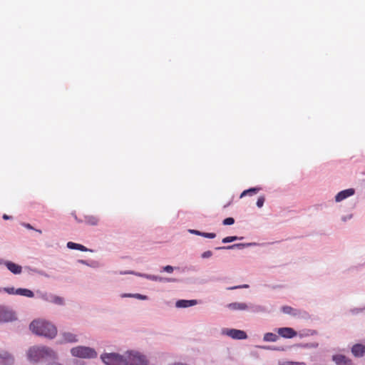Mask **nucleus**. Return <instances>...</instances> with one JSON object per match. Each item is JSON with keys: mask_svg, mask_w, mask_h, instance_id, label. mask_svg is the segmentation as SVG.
<instances>
[{"mask_svg": "<svg viewBox=\"0 0 365 365\" xmlns=\"http://www.w3.org/2000/svg\"><path fill=\"white\" fill-rule=\"evenodd\" d=\"M16 319L15 313L4 306H0V322H9Z\"/></svg>", "mask_w": 365, "mask_h": 365, "instance_id": "nucleus-9", "label": "nucleus"}, {"mask_svg": "<svg viewBox=\"0 0 365 365\" xmlns=\"http://www.w3.org/2000/svg\"><path fill=\"white\" fill-rule=\"evenodd\" d=\"M133 294H131V293H125V294H121V297H123V298H125V297L133 298Z\"/></svg>", "mask_w": 365, "mask_h": 365, "instance_id": "nucleus-43", "label": "nucleus"}, {"mask_svg": "<svg viewBox=\"0 0 365 365\" xmlns=\"http://www.w3.org/2000/svg\"><path fill=\"white\" fill-rule=\"evenodd\" d=\"M14 362V356L5 351H0V365H12Z\"/></svg>", "mask_w": 365, "mask_h": 365, "instance_id": "nucleus-15", "label": "nucleus"}, {"mask_svg": "<svg viewBox=\"0 0 365 365\" xmlns=\"http://www.w3.org/2000/svg\"><path fill=\"white\" fill-rule=\"evenodd\" d=\"M222 334L227 336L233 339L242 340L247 338V334L245 331L236 329H222Z\"/></svg>", "mask_w": 365, "mask_h": 365, "instance_id": "nucleus-8", "label": "nucleus"}, {"mask_svg": "<svg viewBox=\"0 0 365 365\" xmlns=\"http://www.w3.org/2000/svg\"><path fill=\"white\" fill-rule=\"evenodd\" d=\"M6 260L0 258V265L5 264Z\"/></svg>", "mask_w": 365, "mask_h": 365, "instance_id": "nucleus-47", "label": "nucleus"}, {"mask_svg": "<svg viewBox=\"0 0 365 365\" xmlns=\"http://www.w3.org/2000/svg\"><path fill=\"white\" fill-rule=\"evenodd\" d=\"M22 226H24V227H26V229H29V230H34V228L32 227L31 225H30L29 223H22L21 224Z\"/></svg>", "mask_w": 365, "mask_h": 365, "instance_id": "nucleus-42", "label": "nucleus"}, {"mask_svg": "<svg viewBox=\"0 0 365 365\" xmlns=\"http://www.w3.org/2000/svg\"><path fill=\"white\" fill-rule=\"evenodd\" d=\"M29 328L34 334L48 339H53L57 334L56 327L52 323L43 319L34 320Z\"/></svg>", "mask_w": 365, "mask_h": 365, "instance_id": "nucleus-2", "label": "nucleus"}, {"mask_svg": "<svg viewBox=\"0 0 365 365\" xmlns=\"http://www.w3.org/2000/svg\"><path fill=\"white\" fill-rule=\"evenodd\" d=\"M175 279L164 278V277L156 275V281L155 282H175Z\"/></svg>", "mask_w": 365, "mask_h": 365, "instance_id": "nucleus-28", "label": "nucleus"}, {"mask_svg": "<svg viewBox=\"0 0 365 365\" xmlns=\"http://www.w3.org/2000/svg\"><path fill=\"white\" fill-rule=\"evenodd\" d=\"M101 359L106 365H128L125 353H103L101 355Z\"/></svg>", "mask_w": 365, "mask_h": 365, "instance_id": "nucleus-6", "label": "nucleus"}, {"mask_svg": "<svg viewBox=\"0 0 365 365\" xmlns=\"http://www.w3.org/2000/svg\"><path fill=\"white\" fill-rule=\"evenodd\" d=\"M298 361H292V365H297Z\"/></svg>", "mask_w": 365, "mask_h": 365, "instance_id": "nucleus-49", "label": "nucleus"}, {"mask_svg": "<svg viewBox=\"0 0 365 365\" xmlns=\"http://www.w3.org/2000/svg\"><path fill=\"white\" fill-rule=\"evenodd\" d=\"M128 365H148V357L138 351H127L125 352Z\"/></svg>", "mask_w": 365, "mask_h": 365, "instance_id": "nucleus-7", "label": "nucleus"}, {"mask_svg": "<svg viewBox=\"0 0 365 365\" xmlns=\"http://www.w3.org/2000/svg\"><path fill=\"white\" fill-rule=\"evenodd\" d=\"M70 353L72 356L80 359H93L98 356V353L95 349L81 345L71 348Z\"/></svg>", "mask_w": 365, "mask_h": 365, "instance_id": "nucleus-5", "label": "nucleus"}, {"mask_svg": "<svg viewBox=\"0 0 365 365\" xmlns=\"http://www.w3.org/2000/svg\"><path fill=\"white\" fill-rule=\"evenodd\" d=\"M174 267L171 265H166L163 267V271L166 272L168 273H171L174 270Z\"/></svg>", "mask_w": 365, "mask_h": 365, "instance_id": "nucleus-36", "label": "nucleus"}, {"mask_svg": "<svg viewBox=\"0 0 365 365\" xmlns=\"http://www.w3.org/2000/svg\"><path fill=\"white\" fill-rule=\"evenodd\" d=\"M188 232H190V234L198 235V236H201V237H204V235H205V232H200V231L197 230H193V229H189L188 230Z\"/></svg>", "mask_w": 365, "mask_h": 365, "instance_id": "nucleus-31", "label": "nucleus"}, {"mask_svg": "<svg viewBox=\"0 0 365 365\" xmlns=\"http://www.w3.org/2000/svg\"><path fill=\"white\" fill-rule=\"evenodd\" d=\"M34 230H36L37 232H38L40 234L42 232L41 230L34 229Z\"/></svg>", "mask_w": 365, "mask_h": 365, "instance_id": "nucleus-51", "label": "nucleus"}, {"mask_svg": "<svg viewBox=\"0 0 365 365\" xmlns=\"http://www.w3.org/2000/svg\"><path fill=\"white\" fill-rule=\"evenodd\" d=\"M351 354L356 358H361L365 355V345L355 344L351 349Z\"/></svg>", "mask_w": 365, "mask_h": 365, "instance_id": "nucleus-16", "label": "nucleus"}, {"mask_svg": "<svg viewBox=\"0 0 365 365\" xmlns=\"http://www.w3.org/2000/svg\"><path fill=\"white\" fill-rule=\"evenodd\" d=\"M216 237V234L214 232H205L204 237L209 239H214Z\"/></svg>", "mask_w": 365, "mask_h": 365, "instance_id": "nucleus-37", "label": "nucleus"}, {"mask_svg": "<svg viewBox=\"0 0 365 365\" xmlns=\"http://www.w3.org/2000/svg\"><path fill=\"white\" fill-rule=\"evenodd\" d=\"M4 292V288L0 287V292Z\"/></svg>", "mask_w": 365, "mask_h": 365, "instance_id": "nucleus-52", "label": "nucleus"}, {"mask_svg": "<svg viewBox=\"0 0 365 365\" xmlns=\"http://www.w3.org/2000/svg\"><path fill=\"white\" fill-rule=\"evenodd\" d=\"M227 307L233 311H247L252 314H264L271 312L268 306L252 302H235L228 304Z\"/></svg>", "mask_w": 365, "mask_h": 365, "instance_id": "nucleus-4", "label": "nucleus"}, {"mask_svg": "<svg viewBox=\"0 0 365 365\" xmlns=\"http://www.w3.org/2000/svg\"><path fill=\"white\" fill-rule=\"evenodd\" d=\"M264 201H265V198L264 196H260L258 199H257V206L258 207H262L263 205H264Z\"/></svg>", "mask_w": 365, "mask_h": 365, "instance_id": "nucleus-34", "label": "nucleus"}, {"mask_svg": "<svg viewBox=\"0 0 365 365\" xmlns=\"http://www.w3.org/2000/svg\"><path fill=\"white\" fill-rule=\"evenodd\" d=\"M197 304L196 299H179L175 302L177 308H187Z\"/></svg>", "mask_w": 365, "mask_h": 365, "instance_id": "nucleus-18", "label": "nucleus"}, {"mask_svg": "<svg viewBox=\"0 0 365 365\" xmlns=\"http://www.w3.org/2000/svg\"><path fill=\"white\" fill-rule=\"evenodd\" d=\"M11 216H9V215H6V214H4V215H3V219H4V220H9V219H11Z\"/></svg>", "mask_w": 365, "mask_h": 365, "instance_id": "nucleus-46", "label": "nucleus"}, {"mask_svg": "<svg viewBox=\"0 0 365 365\" xmlns=\"http://www.w3.org/2000/svg\"><path fill=\"white\" fill-rule=\"evenodd\" d=\"M277 334L285 339H292L297 336V331L290 327H282L276 329Z\"/></svg>", "mask_w": 365, "mask_h": 365, "instance_id": "nucleus-12", "label": "nucleus"}, {"mask_svg": "<svg viewBox=\"0 0 365 365\" xmlns=\"http://www.w3.org/2000/svg\"><path fill=\"white\" fill-rule=\"evenodd\" d=\"M145 278L151 281H156V275L145 274Z\"/></svg>", "mask_w": 365, "mask_h": 365, "instance_id": "nucleus-39", "label": "nucleus"}, {"mask_svg": "<svg viewBox=\"0 0 365 365\" xmlns=\"http://www.w3.org/2000/svg\"><path fill=\"white\" fill-rule=\"evenodd\" d=\"M261 349H265V350H272V351H282L283 349H281L279 347L277 346H260Z\"/></svg>", "mask_w": 365, "mask_h": 365, "instance_id": "nucleus-29", "label": "nucleus"}, {"mask_svg": "<svg viewBox=\"0 0 365 365\" xmlns=\"http://www.w3.org/2000/svg\"><path fill=\"white\" fill-rule=\"evenodd\" d=\"M131 273H133V271L131 270H126V271H120L119 272V274H131Z\"/></svg>", "mask_w": 365, "mask_h": 365, "instance_id": "nucleus-44", "label": "nucleus"}, {"mask_svg": "<svg viewBox=\"0 0 365 365\" xmlns=\"http://www.w3.org/2000/svg\"><path fill=\"white\" fill-rule=\"evenodd\" d=\"M315 333H316V331H313L312 332V334H315Z\"/></svg>", "mask_w": 365, "mask_h": 365, "instance_id": "nucleus-53", "label": "nucleus"}, {"mask_svg": "<svg viewBox=\"0 0 365 365\" xmlns=\"http://www.w3.org/2000/svg\"><path fill=\"white\" fill-rule=\"evenodd\" d=\"M235 223V219L233 217H227L222 221L224 225H232Z\"/></svg>", "mask_w": 365, "mask_h": 365, "instance_id": "nucleus-30", "label": "nucleus"}, {"mask_svg": "<svg viewBox=\"0 0 365 365\" xmlns=\"http://www.w3.org/2000/svg\"><path fill=\"white\" fill-rule=\"evenodd\" d=\"M131 274H133V275H135V276H138L140 277H143V278H145V273L137 272L135 271H133V273H131Z\"/></svg>", "mask_w": 365, "mask_h": 365, "instance_id": "nucleus-41", "label": "nucleus"}, {"mask_svg": "<svg viewBox=\"0 0 365 365\" xmlns=\"http://www.w3.org/2000/svg\"><path fill=\"white\" fill-rule=\"evenodd\" d=\"M260 190H261V187H251L250 189L245 190L241 193L240 197L242 198L247 195H253L254 194L257 193Z\"/></svg>", "mask_w": 365, "mask_h": 365, "instance_id": "nucleus-23", "label": "nucleus"}, {"mask_svg": "<svg viewBox=\"0 0 365 365\" xmlns=\"http://www.w3.org/2000/svg\"><path fill=\"white\" fill-rule=\"evenodd\" d=\"M243 237H237V236H229L222 239V243H230L235 242L236 240H242Z\"/></svg>", "mask_w": 365, "mask_h": 365, "instance_id": "nucleus-25", "label": "nucleus"}, {"mask_svg": "<svg viewBox=\"0 0 365 365\" xmlns=\"http://www.w3.org/2000/svg\"><path fill=\"white\" fill-rule=\"evenodd\" d=\"M75 220L78 222H82L83 220L78 219L76 216H75Z\"/></svg>", "mask_w": 365, "mask_h": 365, "instance_id": "nucleus-48", "label": "nucleus"}, {"mask_svg": "<svg viewBox=\"0 0 365 365\" xmlns=\"http://www.w3.org/2000/svg\"><path fill=\"white\" fill-rule=\"evenodd\" d=\"M16 289L14 287H4V292H6L9 294H16Z\"/></svg>", "mask_w": 365, "mask_h": 365, "instance_id": "nucleus-33", "label": "nucleus"}, {"mask_svg": "<svg viewBox=\"0 0 365 365\" xmlns=\"http://www.w3.org/2000/svg\"><path fill=\"white\" fill-rule=\"evenodd\" d=\"M60 343L61 344H74L78 341V336L77 334L70 331H63L60 333Z\"/></svg>", "mask_w": 365, "mask_h": 365, "instance_id": "nucleus-10", "label": "nucleus"}, {"mask_svg": "<svg viewBox=\"0 0 365 365\" xmlns=\"http://www.w3.org/2000/svg\"><path fill=\"white\" fill-rule=\"evenodd\" d=\"M279 365H292V361H284V360H279L278 361Z\"/></svg>", "mask_w": 365, "mask_h": 365, "instance_id": "nucleus-40", "label": "nucleus"}, {"mask_svg": "<svg viewBox=\"0 0 365 365\" xmlns=\"http://www.w3.org/2000/svg\"><path fill=\"white\" fill-rule=\"evenodd\" d=\"M297 365H306L304 362H298Z\"/></svg>", "mask_w": 365, "mask_h": 365, "instance_id": "nucleus-50", "label": "nucleus"}, {"mask_svg": "<svg viewBox=\"0 0 365 365\" xmlns=\"http://www.w3.org/2000/svg\"><path fill=\"white\" fill-rule=\"evenodd\" d=\"M355 194V190L354 188H348L339 192L335 196V201L340 202L354 195Z\"/></svg>", "mask_w": 365, "mask_h": 365, "instance_id": "nucleus-14", "label": "nucleus"}, {"mask_svg": "<svg viewBox=\"0 0 365 365\" xmlns=\"http://www.w3.org/2000/svg\"><path fill=\"white\" fill-rule=\"evenodd\" d=\"M331 360L336 365H354L353 361L344 354H338L331 356Z\"/></svg>", "mask_w": 365, "mask_h": 365, "instance_id": "nucleus-11", "label": "nucleus"}, {"mask_svg": "<svg viewBox=\"0 0 365 365\" xmlns=\"http://www.w3.org/2000/svg\"><path fill=\"white\" fill-rule=\"evenodd\" d=\"M4 265L14 274H20L22 272V267L11 261L6 260Z\"/></svg>", "mask_w": 365, "mask_h": 365, "instance_id": "nucleus-17", "label": "nucleus"}, {"mask_svg": "<svg viewBox=\"0 0 365 365\" xmlns=\"http://www.w3.org/2000/svg\"><path fill=\"white\" fill-rule=\"evenodd\" d=\"M16 295L24 296L29 298L36 297L43 302L53 304L58 306H64L66 304L65 299L62 297L56 295L51 292L37 289L35 292L26 288H18L16 291Z\"/></svg>", "mask_w": 365, "mask_h": 365, "instance_id": "nucleus-1", "label": "nucleus"}, {"mask_svg": "<svg viewBox=\"0 0 365 365\" xmlns=\"http://www.w3.org/2000/svg\"><path fill=\"white\" fill-rule=\"evenodd\" d=\"M351 313L354 315L359 314L360 313H365V306L363 307L354 308L351 309Z\"/></svg>", "mask_w": 365, "mask_h": 365, "instance_id": "nucleus-27", "label": "nucleus"}, {"mask_svg": "<svg viewBox=\"0 0 365 365\" xmlns=\"http://www.w3.org/2000/svg\"><path fill=\"white\" fill-rule=\"evenodd\" d=\"M256 242H247V243H237L232 245H227V246H223V247H215V250H235V249H239L242 250L247 247H254L256 246Z\"/></svg>", "mask_w": 365, "mask_h": 365, "instance_id": "nucleus-13", "label": "nucleus"}, {"mask_svg": "<svg viewBox=\"0 0 365 365\" xmlns=\"http://www.w3.org/2000/svg\"><path fill=\"white\" fill-rule=\"evenodd\" d=\"M67 247L71 250H80L81 252H88V251L93 252L91 250L88 249L85 246H83L81 244L73 242H68L67 243Z\"/></svg>", "mask_w": 365, "mask_h": 365, "instance_id": "nucleus-19", "label": "nucleus"}, {"mask_svg": "<svg viewBox=\"0 0 365 365\" xmlns=\"http://www.w3.org/2000/svg\"><path fill=\"white\" fill-rule=\"evenodd\" d=\"M84 222L89 225L96 226L98 224L99 219L94 215H85Z\"/></svg>", "mask_w": 365, "mask_h": 365, "instance_id": "nucleus-22", "label": "nucleus"}, {"mask_svg": "<svg viewBox=\"0 0 365 365\" xmlns=\"http://www.w3.org/2000/svg\"><path fill=\"white\" fill-rule=\"evenodd\" d=\"M282 311L284 314H289L293 317H297L299 314L300 311L299 309L292 308L289 306H284L282 307Z\"/></svg>", "mask_w": 365, "mask_h": 365, "instance_id": "nucleus-20", "label": "nucleus"}, {"mask_svg": "<svg viewBox=\"0 0 365 365\" xmlns=\"http://www.w3.org/2000/svg\"><path fill=\"white\" fill-rule=\"evenodd\" d=\"M352 217H353V215L352 214H349V215H343L341 217V221L345 222H346L348 220H350Z\"/></svg>", "mask_w": 365, "mask_h": 365, "instance_id": "nucleus-38", "label": "nucleus"}, {"mask_svg": "<svg viewBox=\"0 0 365 365\" xmlns=\"http://www.w3.org/2000/svg\"><path fill=\"white\" fill-rule=\"evenodd\" d=\"M278 339L279 336L272 332L265 333L263 336V341L265 342H276Z\"/></svg>", "mask_w": 365, "mask_h": 365, "instance_id": "nucleus-21", "label": "nucleus"}, {"mask_svg": "<svg viewBox=\"0 0 365 365\" xmlns=\"http://www.w3.org/2000/svg\"><path fill=\"white\" fill-rule=\"evenodd\" d=\"M27 358L32 362H40L55 358L53 350L46 346H33L27 351Z\"/></svg>", "mask_w": 365, "mask_h": 365, "instance_id": "nucleus-3", "label": "nucleus"}, {"mask_svg": "<svg viewBox=\"0 0 365 365\" xmlns=\"http://www.w3.org/2000/svg\"><path fill=\"white\" fill-rule=\"evenodd\" d=\"M240 287L247 288V287H248V285L244 284L242 286L234 287H232L231 289H237V288H240Z\"/></svg>", "mask_w": 365, "mask_h": 365, "instance_id": "nucleus-45", "label": "nucleus"}, {"mask_svg": "<svg viewBox=\"0 0 365 365\" xmlns=\"http://www.w3.org/2000/svg\"><path fill=\"white\" fill-rule=\"evenodd\" d=\"M78 262L80 263V264H82L91 267H93V268H96V267H97L98 266V262L94 261V260H92L91 262H88V261L84 260V259H78Z\"/></svg>", "mask_w": 365, "mask_h": 365, "instance_id": "nucleus-24", "label": "nucleus"}, {"mask_svg": "<svg viewBox=\"0 0 365 365\" xmlns=\"http://www.w3.org/2000/svg\"><path fill=\"white\" fill-rule=\"evenodd\" d=\"M133 298L140 300H147L148 299V296L138 293L133 294Z\"/></svg>", "mask_w": 365, "mask_h": 365, "instance_id": "nucleus-32", "label": "nucleus"}, {"mask_svg": "<svg viewBox=\"0 0 365 365\" xmlns=\"http://www.w3.org/2000/svg\"><path fill=\"white\" fill-rule=\"evenodd\" d=\"M318 346L319 344L317 342L307 343L301 345V347L306 349H316Z\"/></svg>", "mask_w": 365, "mask_h": 365, "instance_id": "nucleus-26", "label": "nucleus"}, {"mask_svg": "<svg viewBox=\"0 0 365 365\" xmlns=\"http://www.w3.org/2000/svg\"><path fill=\"white\" fill-rule=\"evenodd\" d=\"M212 256V252L210 250H207V251H205L204 252L202 255H201V257L203 259H207V258H210Z\"/></svg>", "mask_w": 365, "mask_h": 365, "instance_id": "nucleus-35", "label": "nucleus"}]
</instances>
